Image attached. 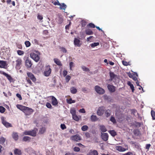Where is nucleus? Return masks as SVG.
<instances>
[{
	"mask_svg": "<svg viewBox=\"0 0 155 155\" xmlns=\"http://www.w3.org/2000/svg\"><path fill=\"white\" fill-rule=\"evenodd\" d=\"M16 107L22 111L26 116L30 115L34 112V110L32 109L22 105L18 104L16 105Z\"/></svg>",
	"mask_w": 155,
	"mask_h": 155,
	"instance_id": "1",
	"label": "nucleus"
},
{
	"mask_svg": "<svg viewBox=\"0 0 155 155\" xmlns=\"http://www.w3.org/2000/svg\"><path fill=\"white\" fill-rule=\"evenodd\" d=\"M36 53L32 52L30 54L31 58L33 59L35 62H38L40 59L39 56V53L38 51H35Z\"/></svg>",
	"mask_w": 155,
	"mask_h": 155,
	"instance_id": "2",
	"label": "nucleus"
},
{
	"mask_svg": "<svg viewBox=\"0 0 155 155\" xmlns=\"http://www.w3.org/2000/svg\"><path fill=\"white\" fill-rule=\"evenodd\" d=\"M51 72V69L49 65L45 66V70L44 72V74L46 77H48L49 76Z\"/></svg>",
	"mask_w": 155,
	"mask_h": 155,
	"instance_id": "3",
	"label": "nucleus"
},
{
	"mask_svg": "<svg viewBox=\"0 0 155 155\" xmlns=\"http://www.w3.org/2000/svg\"><path fill=\"white\" fill-rule=\"evenodd\" d=\"M94 88L98 94H103L105 93L104 90L99 86H96Z\"/></svg>",
	"mask_w": 155,
	"mask_h": 155,
	"instance_id": "4",
	"label": "nucleus"
},
{
	"mask_svg": "<svg viewBox=\"0 0 155 155\" xmlns=\"http://www.w3.org/2000/svg\"><path fill=\"white\" fill-rule=\"evenodd\" d=\"M36 132L35 130H31L30 131H26L24 133L25 135H31L33 137L36 136Z\"/></svg>",
	"mask_w": 155,
	"mask_h": 155,
	"instance_id": "5",
	"label": "nucleus"
},
{
	"mask_svg": "<svg viewBox=\"0 0 155 155\" xmlns=\"http://www.w3.org/2000/svg\"><path fill=\"white\" fill-rule=\"evenodd\" d=\"M1 119L2 124L3 125L7 128L12 127V124L4 120V117H1Z\"/></svg>",
	"mask_w": 155,
	"mask_h": 155,
	"instance_id": "6",
	"label": "nucleus"
},
{
	"mask_svg": "<svg viewBox=\"0 0 155 155\" xmlns=\"http://www.w3.org/2000/svg\"><path fill=\"white\" fill-rule=\"evenodd\" d=\"M0 73L5 75L10 82H13V79L10 75L2 71H0Z\"/></svg>",
	"mask_w": 155,
	"mask_h": 155,
	"instance_id": "7",
	"label": "nucleus"
},
{
	"mask_svg": "<svg viewBox=\"0 0 155 155\" xmlns=\"http://www.w3.org/2000/svg\"><path fill=\"white\" fill-rule=\"evenodd\" d=\"M110 78L109 79V81H114L115 80L116 78H117V75L115 74L114 72H110L109 73Z\"/></svg>",
	"mask_w": 155,
	"mask_h": 155,
	"instance_id": "8",
	"label": "nucleus"
},
{
	"mask_svg": "<svg viewBox=\"0 0 155 155\" xmlns=\"http://www.w3.org/2000/svg\"><path fill=\"white\" fill-rule=\"evenodd\" d=\"M104 112V108L103 107H100L97 111V114L98 116L102 115Z\"/></svg>",
	"mask_w": 155,
	"mask_h": 155,
	"instance_id": "9",
	"label": "nucleus"
},
{
	"mask_svg": "<svg viewBox=\"0 0 155 155\" xmlns=\"http://www.w3.org/2000/svg\"><path fill=\"white\" fill-rule=\"evenodd\" d=\"M107 87L109 91L110 92H114L115 91L116 87L113 85L108 84L107 86Z\"/></svg>",
	"mask_w": 155,
	"mask_h": 155,
	"instance_id": "10",
	"label": "nucleus"
},
{
	"mask_svg": "<svg viewBox=\"0 0 155 155\" xmlns=\"http://www.w3.org/2000/svg\"><path fill=\"white\" fill-rule=\"evenodd\" d=\"M125 146L127 147L126 148H125L121 146H119L116 147V149L120 152H124L128 150L127 145H125Z\"/></svg>",
	"mask_w": 155,
	"mask_h": 155,
	"instance_id": "11",
	"label": "nucleus"
},
{
	"mask_svg": "<svg viewBox=\"0 0 155 155\" xmlns=\"http://www.w3.org/2000/svg\"><path fill=\"white\" fill-rule=\"evenodd\" d=\"M101 137L102 139L104 141H106L108 139V135L107 133H101Z\"/></svg>",
	"mask_w": 155,
	"mask_h": 155,
	"instance_id": "12",
	"label": "nucleus"
},
{
	"mask_svg": "<svg viewBox=\"0 0 155 155\" xmlns=\"http://www.w3.org/2000/svg\"><path fill=\"white\" fill-rule=\"evenodd\" d=\"M28 76L30 78V79L33 82L36 81V79L34 75L31 72H28L27 73Z\"/></svg>",
	"mask_w": 155,
	"mask_h": 155,
	"instance_id": "13",
	"label": "nucleus"
},
{
	"mask_svg": "<svg viewBox=\"0 0 155 155\" xmlns=\"http://www.w3.org/2000/svg\"><path fill=\"white\" fill-rule=\"evenodd\" d=\"M22 61L21 59H18L16 61V68L17 69H19L20 68V65L21 64Z\"/></svg>",
	"mask_w": 155,
	"mask_h": 155,
	"instance_id": "14",
	"label": "nucleus"
},
{
	"mask_svg": "<svg viewBox=\"0 0 155 155\" xmlns=\"http://www.w3.org/2000/svg\"><path fill=\"white\" fill-rule=\"evenodd\" d=\"M32 65V63L30 60L27 58L25 61V66L28 68H30Z\"/></svg>",
	"mask_w": 155,
	"mask_h": 155,
	"instance_id": "15",
	"label": "nucleus"
},
{
	"mask_svg": "<svg viewBox=\"0 0 155 155\" xmlns=\"http://www.w3.org/2000/svg\"><path fill=\"white\" fill-rule=\"evenodd\" d=\"M71 139L74 141H78L81 140L80 136L78 134L72 136L71 137Z\"/></svg>",
	"mask_w": 155,
	"mask_h": 155,
	"instance_id": "16",
	"label": "nucleus"
},
{
	"mask_svg": "<svg viewBox=\"0 0 155 155\" xmlns=\"http://www.w3.org/2000/svg\"><path fill=\"white\" fill-rule=\"evenodd\" d=\"M51 103L53 105L56 106L58 104V102L56 98L53 96H51Z\"/></svg>",
	"mask_w": 155,
	"mask_h": 155,
	"instance_id": "17",
	"label": "nucleus"
},
{
	"mask_svg": "<svg viewBox=\"0 0 155 155\" xmlns=\"http://www.w3.org/2000/svg\"><path fill=\"white\" fill-rule=\"evenodd\" d=\"M7 65L6 61L0 60V68H5Z\"/></svg>",
	"mask_w": 155,
	"mask_h": 155,
	"instance_id": "18",
	"label": "nucleus"
},
{
	"mask_svg": "<svg viewBox=\"0 0 155 155\" xmlns=\"http://www.w3.org/2000/svg\"><path fill=\"white\" fill-rule=\"evenodd\" d=\"M80 40L78 39L75 38L74 39V43L75 45H77L78 47H80L81 44H80Z\"/></svg>",
	"mask_w": 155,
	"mask_h": 155,
	"instance_id": "19",
	"label": "nucleus"
},
{
	"mask_svg": "<svg viewBox=\"0 0 155 155\" xmlns=\"http://www.w3.org/2000/svg\"><path fill=\"white\" fill-rule=\"evenodd\" d=\"M14 153L16 155H21L22 154L21 150L18 149H15V150Z\"/></svg>",
	"mask_w": 155,
	"mask_h": 155,
	"instance_id": "20",
	"label": "nucleus"
},
{
	"mask_svg": "<svg viewBox=\"0 0 155 155\" xmlns=\"http://www.w3.org/2000/svg\"><path fill=\"white\" fill-rule=\"evenodd\" d=\"M91 120L92 122H95L97 120L98 118L96 115H92L91 116Z\"/></svg>",
	"mask_w": 155,
	"mask_h": 155,
	"instance_id": "21",
	"label": "nucleus"
},
{
	"mask_svg": "<svg viewBox=\"0 0 155 155\" xmlns=\"http://www.w3.org/2000/svg\"><path fill=\"white\" fill-rule=\"evenodd\" d=\"M72 116L73 119L76 121H78L81 117V116H78L76 114Z\"/></svg>",
	"mask_w": 155,
	"mask_h": 155,
	"instance_id": "22",
	"label": "nucleus"
},
{
	"mask_svg": "<svg viewBox=\"0 0 155 155\" xmlns=\"http://www.w3.org/2000/svg\"><path fill=\"white\" fill-rule=\"evenodd\" d=\"M12 137L15 140H17L18 139V134L16 132H14L13 133Z\"/></svg>",
	"mask_w": 155,
	"mask_h": 155,
	"instance_id": "23",
	"label": "nucleus"
},
{
	"mask_svg": "<svg viewBox=\"0 0 155 155\" xmlns=\"http://www.w3.org/2000/svg\"><path fill=\"white\" fill-rule=\"evenodd\" d=\"M86 34L88 35H92L93 34V32L90 29H87L85 30Z\"/></svg>",
	"mask_w": 155,
	"mask_h": 155,
	"instance_id": "24",
	"label": "nucleus"
},
{
	"mask_svg": "<svg viewBox=\"0 0 155 155\" xmlns=\"http://www.w3.org/2000/svg\"><path fill=\"white\" fill-rule=\"evenodd\" d=\"M54 61L55 63L57 65L61 66L62 65V64L61 63V61L59 59L57 58H54Z\"/></svg>",
	"mask_w": 155,
	"mask_h": 155,
	"instance_id": "25",
	"label": "nucleus"
},
{
	"mask_svg": "<svg viewBox=\"0 0 155 155\" xmlns=\"http://www.w3.org/2000/svg\"><path fill=\"white\" fill-rule=\"evenodd\" d=\"M127 84L130 86V88L132 90V92H134V89L133 85L131 83L130 81H127Z\"/></svg>",
	"mask_w": 155,
	"mask_h": 155,
	"instance_id": "26",
	"label": "nucleus"
},
{
	"mask_svg": "<svg viewBox=\"0 0 155 155\" xmlns=\"http://www.w3.org/2000/svg\"><path fill=\"white\" fill-rule=\"evenodd\" d=\"M88 155H98V153L97 150H93L89 152Z\"/></svg>",
	"mask_w": 155,
	"mask_h": 155,
	"instance_id": "27",
	"label": "nucleus"
},
{
	"mask_svg": "<svg viewBox=\"0 0 155 155\" xmlns=\"http://www.w3.org/2000/svg\"><path fill=\"white\" fill-rule=\"evenodd\" d=\"M70 91L71 93L74 94L77 92V90L74 87H72L71 88Z\"/></svg>",
	"mask_w": 155,
	"mask_h": 155,
	"instance_id": "28",
	"label": "nucleus"
},
{
	"mask_svg": "<svg viewBox=\"0 0 155 155\" xmlns=\"http://www.w3.org/2000/svg\"><path fill=\"white\" fill-rule=\"evenodd\" d=\"M100 130L103 132H104L107 131V130L105 126L103 125L100 126Z\"/></svg>",
	"mask_w": 155,
	"mask_h": 155,
	"instance_id": "29",
	"label": "nucleus"
},
{
	"mask_svg": "<svg viewBox=\"0 0 155 155\" xmlns=\"http://www.w3.org/2000/svg\"><path fill=\"white\" fill-rule=\"evenodd\" d=\"M70 112L72 116L76 114V110L74 108H72L70 109Z\"/></svg>",
	"mask_w": 155,
	"mask_h": 155,
	"instance_id": "30",
	"label": "nucleus"
},
{
	"mask_svg": "<svg viewBox=\"0 0 155 155\" xmlns=\"http://www.w3.org/2000/svg\"><path fill=\"white\" fill-rule=\"evenodd\" d=\"M61 4V5H60V9H63L65 10L67 8V5L64 3H62Z\"/></svg>",
	"mask_w": 155,
	"mask_h": 155,
	"instance_id": "31",
	"label": "nucleus"
},
{
	"mask_svg": "<svg viewBox=\"0 0 155 155\" xmlns=\"http://www.w3.org/2000/svg\"><path fill=\"white\" fill-rule=\"evenodd\" d=\"M30 139L31 138L30 137L28 136H25L23 137L22 140L25 142H29Z\"/></svg>",
	"mask_w": 155,
	"mask_h": 155,
	"instance_id": "32",
	"label": "nucleus"
},
{
	"mask_svg": "<svg viewBox=\"0 0 155 155\" xmlns=\"http://www.w3.org/2000/svg\"><path fill=\"white\" fill-rule=\"evenodd\" d=\"M110 111L109 110H107L105 112L106 117H108L110 115Z\"/></svg>",
	"mask_w": 155,
	"mask_h": 155,
	"instance_id": "33",
	"label": "nucleus"
},
{
	"mask_svg": "<svg viewBox=\"0 0 155 155\" xmlns=\"http://www.w3.org/2000/svg\"><path fill=\"white\" fill-rule=\"evenodd\" d=\"M109 132L113 137H114L117 135L116 133L114 130H110Z\"/></svg>",
	"mask_w": 155,
	"mask_h": 155,
	"instance_id": "34",
	"label": "nucleus"
},
{
	"mask_svg": "<svg viewBox=\"0 0 155 155\" xmlns=\"http://www.w3.org/2000/svg\"><path fill=\"white\" fill-rule=\"evenodd\" d=\"M67 102L69 104H71L75 102V100H72L71 98H70L69 99H67Z\"/></svg>",
	"mask_w": 155,
	"mask_h": 155,
	"instance_id": "35",
	"label": "nucleus"
},
{
	"mask_svg": "<svg viewBox=\"0 0 155 155\" xmlns=\"http://www.w3.org/2000/svg\"><path fill=\"white\" fill-rule=\"evenodd\" d=\"M88 129V127L87 125H84L81 127V129L83 131L87 130Z\"/></svg>",
	"mask_w": 155,
	"mask_h": 155,
	"instance_id": "36",
	"label": "nucleus"
},
{
	"mask_svg": "<svg viewBox=\"0 0 155 155\" xmlns=\"http://www.w3.org/2000/svg\"><path fill=\"white\" fill-rule=\"evenodd\" d=\"M99 44V42H94L90 45V46L92 48H94L96 46H98Z\"/></svg>",
	"mask_w": 155,
	"mask_h": 155,
	"instance_id": "37",
	"label": "nucleus"
},
{
	"mask_svg": "<svg viewBox=\"0 0 155 155\" xmlns=\"http://www.w3.org/2000/svg\"><path fill=\"white\" fill-rule=\"evenodd\" d=\"M81 68L84 71H90V70L88 68L84 66H81Z\"/></svg>",
	"mask_w": 155,
	"mask_h": 155,
	"instance_id": "38",
	"label": "nucleus"
},
{
	"mask_svg": "<svg viewBox=\"0 0 155 155\" xmlns=\"http://www.w3.org/2000/svg\"><path fill=\"white\" fill-rule=\"evenodd\" d=\"M59 49L61 50V51L64 53H66L67 52V50L65 48L63 47H60Z\"/></svg>",
	"mask_w": 155,
	"mask_h": 155,
	"instance_id": "39",
	"label": "nucleus"
},
{
	"mask_svg": "<svg viewBox=\"0 0 155 155\" xmlns=\"http://www.w3.org/2000/svg\"><path fill=\"white\" fill-rule=\"evenodd\" d=\"M110 121L113 122V124H115L116 123V119L113 116H112L110 119Z\"/></svg>",
	"mask_w": 155,
	"mask_h": 155,
	"instance_id": "40",
	"label": "nucleus"
},
{
	"mask_svg": "<svg viewBox=\"0 0 155 155\" xmlns=\"http://www.w3.org/2000/svg\"><path fill=\"white\" fill-rule=\"evenodd\" d=\"M151 115L153 120H155V112L152 110L151 112Z\"/></svg>",
	"mask_w": 155,
	"mask_h": 155,
	"instance_id": "41",
	"label": "nucleus"
},
{
	"mask_svg": "<svg viewBox=\"0 0 155 155\" xmlns=\"http://www.w3.org/2000/svg\"><path fill=\"white\" fill-rule=\"evenodd\" d=\"M5 141V139L3 137H1L0 138V143L4 144Z\"/></svg>",
	"mask_w": 155,
	"mask_h": 155,
	"instance_id": "42",
	"label": "nucleus"
},
{
	"mask_svg": "<svg viewBox=\"0 0 155 155\" xmlns=\"http://www.w3.org/2000/svg\"><path fill=\"white\" fill-rule=\"evenodd\" d=\"M5 109L3 106H0V112L3 113L5 111Z\"/></svg>",
	"mask_w": 155,
	"mask_h": 155,
	"instance_id": "43",
	"label": "nucleus"
},
{
	"mask_svg": "<svg viewBox=\"0 0 155 155\" xmlns=\"http://www.w3.org/2000/svg\"><path fill=\"white\" fill-rule=\"evenodd\" d=\"M71 78V77L69 75H67L65 77V80L67 82H68Z\"/></svg>",
	"mask_w": 155,
	"mask_h": 155,
	"instance_id": "44",
	"label": "nucleus"
},
{
	"mask_svg": "<svg viewBox=\"0 0 155 155\" xmlns=\"http://www.w3.org/2000/svg\"><path fill=\"white\" fill-rule=\"evenodd\" d=\"M17 52L18 54L19 55H22L24 54V52L23 51L20 50H18Z\"/></svg>",
	"mask_w": 155,
	"mask_h": 155,
	"instance_id": "45",
	"label": "nucleus"
},
{
	"mask_svg": "<svg viewBox=\"0 0 155 155\" xmlns=\"http://www.w3.org/2000/svg\"><path fill=\"white\" fill-rule=\"evenodd\" d=\"M87 26H89V27L91 28H94L96 27V26H95V25L92 23H89L87 25Z\"/></svg>",
	"mask_w": 155,
	"mask_h": 155,
	"instance_id": "46",
	"label": "nucleus"
},
{
	"mask_svg": "<svg viewBox=\"0 0 155 155\" xmlns=\"http://www.w3.org/2000/svg\"><path fill=\"white\" fill-rule=\"evenodd\" d=\"M45 131V127H42L40 129L39 132L41 134H42L44 133Z\"/></svg>",
	"mask_w": 155,
	"mask_h": 155,
	"instance_id": "47",
	"label": "nucleus"
},
{
	"mask_svg": "<svg viewBox=\"0 0 155 155\" xmlns=\"http://www.w3.org/2000/svg\"><path fill=\"white\" fill-rule=\"evenodd\" d=\"M46 107L49 109H51L52 106L51 104L49 102H47L46 104Z\"/></svg>",
	"mask_w": 155,
	"mask_h": 155,
	"instance_id": "48",
	"label": "nucleus"
},
{
	"mask_svg": "<svg viewBox=\"0 0 155 155\" xmlns=\"http://www.w3.org/2000/svg\"><path fill=\"white\" fill-rule=\"evenodd\" d=\"M25 44L26 47H29L30 46L31 43L29 41H27L25 42Z\"/></svg>",
	"mask_w": 155,
	"mask_h": 155,
	"instance_id": "49",
	"label": "nucleus"
},
{
	"mask_svg": "<svg viewBox=\"0 0 155 155\" xmlns=\"http://www.w3.org/2000/svg\"><path fill=\"white\" fill-rule=\"evenodd\" d=\"M73 150L75 152H79L80 150V149L79 147H75L73 148Z\"/></svg>",
	"mask_w": 155,
	"mask_h": 155,
	"instance_id": "50",
	"label": "nucleus"
},
{
	"mask_svg": "<svg viewBox=\"0 0 155 155\" xmlns=\"http://www.w3.org/2000/svg\"><path fill=\"white\" fill-rule=\"evenodd\" d=\"M74 66V63L72 62H71L69 63V67L70 70H72V68Z\"/></svg>",
	"mask_w": 155,
	"mask_h": 155,
	"instance_id": "51",
	"label": "nucleus"
},
{
	"mask_svg": "<svg viewBox=\"0 0 155 155\" xmlns=\"http://www.w3.org/2000/svg\"><path fill=\"white\" fill-rule=\"evenodd\" d=\"M61 127L62 130H64L66 128V126L64 124H61Z\"/></svg>",
	"mask_w": 155,
	"mask_h": 155,
	"instance_id": "52",
	"label": "nucleus"
},
{
	"mask_svg": "<svg viewBox=\"0 0 155 155\" xmlns=\"http://www.w3.org/2000/svg\"><path fill=\"white\" fill-rule=\"evenodd\" d=\"M57 2H56L53 3V4L55 5H61L59 2V1L57 0Z\"/></svg>",
	"mask_w": 155,
	"mask_h": 155,
	"instance_id": "53",
	"label": "nucleus"
},
{
	"mask_svg": "<svg viewBox=\"0 0 155 155\" xmlns=\"http://www.w3.org/2000/svg\"><path fill=\"white\" fill-rule=\"evenodd\" d=\"M16 96L18 98L19 100H21L22 99L21 95L20 94L17 93L16 94Z\"/></svg>",
	"mask_w": 155,
	"mask_h": 155,
	"instance_id": "54",
	"label": "nucleus"
},
{
	"mask_svg": "<svg viewBox=\"0 0 155 155\" xmlns=\"http://www.w3.org/2000/svg\"><path fill=\"white\" fill-rule=\"evenodd\" d=\"M79 112L80 113H85V111L84 108H82L79 110Z\"/></svg>",
	"mask_w": 155,
	"mask_h": 155,
	"instance_id": "55",
	"label": "nucleus"
},
{
	"mask_svg": "<svg viewBox=\"0 0 155 155\" xmlns=\"http://www.w3.org/2000/svg\"><path fill=\"white\" fill-rule=\"evenodd\" d=\"M37 18L38 19L41 20L43 19V17L42 15H38L37 16Z\"/></svg>",
	"mask_w": 155,
	"mask_h": 155,
	"instance_id": "56",
	"label": "nucleus"
},
{
	"mask_svg": "<svg viewBox=\"0 0 155 155\" xmlns=\"http://www.w3.org/2000/svg\"><path fill=\"white\" fill-rule=\"evenodd\" d=\"M151 145L150 144H147L146 145V149L147 150H149Z\"/></svg>",
	"mask_w": 155,
	"mask_h": 155,
	"instance_id": "57",
	"label": "nucleus"
},
{
	"mask_svg": "<svg viewBox=\"0 0 155 155\" xmlns=\"http://www.w3.org/2000/svg\"><path fill=\"white\" fill-rule=\"evenodd\" d=\"M68 72L66 70H64L63 71V75L64 77L67 76V74Z\"/></svg>",
	"mask_w": 155,
	"mask_h": 155,
	"instance_id": "58",
	"label": "nucleus"
},
{
	"mask_svg": "<svg viewBox=\"0 0 155 155\" xmlns=\"http://www.w3.org/2000/svg\"><path fill=\"white\" fill-rule=\"evenodd\" d=\"M123 64L125 66H127L129 65L128 63L126 61H122Z\"/></svg>",
	"mask_w": 155,
	"mask_h": 155,
	"instance_id": "59",
	"label": "nucleus"
},
{
	"mask_svg": "<svg viewBox=\"0 0 155 155\" xmlns=\"http://www.w3.org/2000/svg\"><path fill=\"white\" fill-rule=\"evenodd\" d=\"M33 42L35 44L37 45L38 44V41L36 39H34L33 41Z\"/></svg>",
	"mask_w": 155,
	"mask_h": 155,
	"instance_id": "60",
	"label": "nucleus"
},
{
	"mask_svg": "<svg viewBox=\"0 0 155 155\" xmlns=\"http://www.w3.org/2000/svg\"><path fill=\"white\" fill-rule=\"evenodd\" d=\"M26 80L27 81L28 83H29L30 85H32V83L31 82V81L30 79L29 78H26Z\"/></svg>",
	"mask_w": 155,
	"mask_h": 155,
	"instance_id": "61",
	"label": "nucleus"
},
{
	"mask_svg": "<svg viewBox=\"0 0 155 155\" xmlns=\"http://www.w3.org/2000/svg\"><path fill=\"white\" fill-rule=\"evenodd\" d=\"M85 135L87 138L90 137V134L88 132H86L85 134Z\"/></svg>",
	"mask_w": 155,
	"mask_h": 155,
	"instance_id": "62",
	"label": "nucleus"
},
{
	"mask_svg": "<svg viewBox=\"0 0 155 155\" xmlns=\"http://www.w3.org/2000/svg\"><path fill=\"white\" fill-rule=\"evenodd\" d=\"M76 145L80 147H82L84 146L83 145L80 143H76Z\"/></svg>",
	"mask_w": 155,
	"mask_h": 155,
	"instance_id": "63",
	"label": "nucleus"
},
{
	"mask_svg": "<svg viewBox=\"0 0 155 155\" xmlns=\"http://www.w3.org/2000/svg\"><path fill=\"white\" fill-rule=\"evenodd\" d=\"M124 155H132V153L130 152H128L125 153Z\"/></svg>",
	"mask_w": 155,
	"mask_h": 155,
	"instance_id": "64",
	"label": "nucleus"
}]
</instances>
